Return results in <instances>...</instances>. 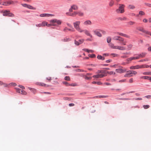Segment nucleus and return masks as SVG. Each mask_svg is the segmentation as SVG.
I'll return each mask as SVG.
<instances>
[{
	"label": "nucleus",
	"mask_w": 151,
	"mask_h": 151,
	"mask_svg": "<svg viewBox=\"0 0 151 151\" xmlns=\"http://www.w3.org/2000/svg\"><path fill=\"white\" fill-rule=\"evenodd\" d=\"M111 41V38L110 37H108L107 38V41L108 43L110 42Z\"/></svg>",
	"instance_id": "obj_39"
},
{
	"label": "nucleus",
	"mask_w": 151,
	"mask_h": 151,
	"mask_svg": "<svg viewBox=\"0 0 151 151\" xmlns=\"http://www.w3.org/2000/svg\"><path fill=\"white\" fill-rule=\"evenodd\" d=\"M93 31L94 34L96 35L97 36L99 37H102V35L100 32H101L100 29H96L93 30Z\"/></svg>",
	"instance_id": "obj_7"
},
{
	"label": "nucleus",
	"mask_w": 151,
	"mask_h": 151,
	"mask_svg": "<svg viewBox=\"0 0 151 151\" xmlns=\"http://www.w3.org/2000/svg\"><path fill=\"white\" fill-rule=\"evenodd\" d=\"M105 76V75L101 74H98L97 75L93 76V77L94 78H103Z\"/></svg>",
	"instance_id": "obj_12"
},
{
	"label": "nucleus",
	"mask_w": 151,
	"mask_h": 151,
	"mask_svg": "<svg viewBox=\"0 0 151 151\" xmlns=\"http://www.w3.org/2000/svg\"><path fill=\"white\" fill-rule=\"evenodd\" d=\"M21 93L22 94L26 95L27 94L26 92L24 90H22L21 91Z\"/></svg>",
	"instance_id": "obj_49"
},
{
	"label": "nucleus",
	"mask_w": 151,
	"mask_h": 151,
	"mask_svg": "<svg viewBox=\"0 0 151 151\" xmlns=\"http://www.w3.org/2000/svg\"><path fill=\"white\" fill-rule=\"evenodd\" d=\"M132 60V57L129 58L127 59V60L128 61H130Z\"/></svg>",
	"instance_id": "obj_59"
},
{
	"label": "nucleus",
	"mask_w": 151,
	"mask_h": 151,
	"mask_svg": "<svg viewBox=\"0 0 151 151\" xmlns=\"http://www.w3.org/2000/svg\"><path fill=\"white\" fill-rule=\"evenodd\" d=\"M135 23V22L132 21H130L128 22V24L129 25H133Z\"/></svg>",
	"instance_id": "obj_36"
},
{
	"label": "nucleus",
	"mask_w": 151,
	"mask_h": 151,
	"mask_svg": "<svg viewBox=\"0 0 151 151\" xmlns=\"http://www.w3.org/2000/svg\"><path fill=\"white\" fill-rule=\"evenodd\" d=\"M143 107L145 109H147L149 108L150 106L148 105H144L143 106Z\"/></svg>",
	"instance_id": "obj_45"
},
{
	"label": "nucleus",
	"mask_w": 151,
	"mask_h": 151,
	"mask_svg": "<svg viewBox=\"0 0 151 151\" xmlns=\"http://www.w3.org/2000/svg\"><path fill=\"white\" fill-rule=\"evenodd\" d=\"M107 97V96H99V98H105Z\"/></svg>",
	"instance_id": "obj_56"
},
{
	"label": "nucleus",
	"mask_w": 151,
	"mask_h": 151,
	"mask_svg": "<svg viewBox=\"0 0 151 151\" xmlns=\"http://www.w3.org/2000/svg\"><path fill=\"white\" fill-rule=\"evenodd\" d=\"M149 78L148 76H143L141 77V78L144 79H148V78Z\"/></svg>",
	"instance_id": "obj_43"
},
{
	"label": "nucleus",
	"mask_w": 151,
	"mask_h": 151,
	"mask_svg": "<svg viewBox=\"0 0 151 151\" xmlns=\"http://www.w3.org/2000/svg\"><path fill=\"white\" fill-rule=\"evenodd\" d=\"M84 39H81V40H79L78 41V42H79V43L80 44H81L82 43H83V42H84Z\"/></svg>",
	"instance_id": "obj_47"
},
{
	"label": "nucleus",
	"mask_w": 151,
	"mask_h": 151,
	"mask_svg": "<svg viewBox=\"0 0 151 151\" xmlns=\"http://www.w3.org/2000/svg\"><path fill=\"white\" fill-rule=\"evenodd\" d=\"M119 19L121 20H125L127 19V18L125 17L123 18L120 17L119 18Z\"/></svg>",
	"instance_id": "obj_46"
},
{
	"label": "nucleus",
	"mask_w": 151,
	"mask_h": 151,
	"mask_svg": "<svg viewBox=\"0 0 151 151\" xmlns=\"http://www.w3.org/2000/svg\"><path fill=\"white\" fill-rule=\"evenodd\" d=\"M36 84L37 85H38L39 86H47V85L46 84H45L44 83H40V82L36 83Z\"/></svg>",
	"instance_id": "obj_25"
},
{
	"label": "nucleus",
	"mask_w": 151,
	"mask_h": 151,
	"mask_svg": "<svg viewBox=\"0 0 151 151\" xmlns=\"http://www.w3.org/2000/svg\"><path fill=\"white\" fill-rule=\"evenodd\" d=\"M9 10H2L1 11V13L3 14V15L4 16H7L9 14Z\"/></svg>",
	"instance_id": "obj_13"
},
{
	"label": "nucleus",
	"mask_w": 151,
	"mask_h": 151,
	"mask_svg": "<svg viewBox=\"0 0 151 151\" xmlns=\"http://www.w3.org/2000/svg\"><path fill=\"white\" fill-rule=\"evenodd\" d=\"M129 82L130 83H132L133 82V79L132 78H131L129 79Z\"/></svg>",
	"instance_id": "obj_64"
},
{
	"label": "nucleus",
	"mask_w": 151,
	"mask_h": 151,
	"mask_svg": "<svg viewBox=\"0 0 151 151\" xmlns=\"http://www.w3.org/2000/svg\"><path fill=\"white\" fill-rule=\"evenodd\" d=\"M127 71V70L126 69L124 68L123 69H116V72L119 73H124L125 72H126Z\"/></svg>",
	"instance_id": "obj_10"
},
{
	"label": "nucleus",
	"mask_w": 151,
	"mask_h": 151,
	"mask_svg": "<svg viewBox=\"0 0 151 151\" xmlns=\"http://www.w3.org/2000/svg\"><path fill=\"white\" fill-rule=\"evenodd\" d=\"M63 83L66 86H68L70 85V84H69L66 81H64L63 82Z\"/></svg>",
	"instance_id": "obj_52"
},
{
	"label": "nucleus",
	"mask_w": 151,
	"mask_h": 151,
	"mask_svg": "<svg viewBox=\"0 0 151 151\" xmlns=\"http://www.w3.org/2000/svg\"><path fill=\"white\" fill-rule=\"evenodd\" d=\"M109 46L111 48L114 49H118L120 50H126V48L122 46L118 45L114 46L112 43H110L109 44Z\"/></svg>",
	"instance_id": "obj_3"
},
{
	"label": "nucleus",
	"mask_w": 151,
	"mask_h": 151,
	"mask_svg": "<svg viewBox=\"0 0 151 151\" xmlns=\"http://www.w3.org/2000/svg\"><path fill=\"white\" fill-rule=\"evenodd\" d=\"M46 26L47 27H50L53 25H52V23H51L50 24H48L47 23Z\"/></svg>",
	"instance_id": "obj_61"
},
{
	"label": "nucleus",
	"mask_w": 151,
	"mask_h": 151,
	"mask_svg": "<svg viewBox=\"0 0 151 151\" xmlns=\"http://www.w3.org/2000/svg\"><path fill=\"white\" fill-rule=\"evenodd\" d=\"M92 83L93 84H97L98 85H101L102 84V83L100 82L93 81Z\"/></svg>",
	"instance_id": "obj_32"
},
{
	"label": "nucleus",
	"mask_w": 151,
	"mask_h": 151,
	"mask_svg": "<svg viewBox=\"0 0 151 151\" xmlns=\"http://www.w3.org/2000/svg\"><path fill=\"white\" fill-rule=\"evenodd\" d=\"M75 44L77 45H80L78 41H77L76 40L75 41Z\"/></svg>",
	"instance_id": "obj_55"
},
{
	"label": "nucleus",
	"mask_w": 151,
	"mask_h": 151,
	"mask_svg": "<svg viewBox=\"0 0 151 151\" xmlns=\"http://www.w3.org/2000/svg\"><path fill=\"white\" fill-rule=\"evenodd\" d=\"M134 55L135 56V57H132L133 60H137L139 59L137 54L135 55Z\"/></svg>",
	"instance_id": "obj_28"
},
{
	"label": "nucleus",
	"mask_w": 151,
	"mask_h": 151,
	"mask_svg": "<svg viewBox=\"0 0 151 151\" xmlns=\"http://www.w3.org/2000/svg\"><path fill=\"white\" fill-rule=\"evenodd\" d=\"M144 75H148L151 76V72H145L143 73Z\"/></svg>",
	"instance_id": "obj_35"
},
{
	"label": "nucleus",
	"mask_w": 151,
	"mask_h": 151,
	"mask_svg": "<svg viewBox=\"0 0 151 151\" xmlns=\"http://www.w3.org/2000/svg\"><path fill=\"white\" fill-rule=\"evenodd\" d=\"M88 56L91 58H94L96 57V55L94 54H89Z\"/></svg>",
	"instance_id": "obj_44"
},
{
	"label": "nucleus",
	"mask_w": 151,
	"mask_h": 151,
	"mask_svg": "<svg viewBox=\"0 0 151 151\" xmlns=\"http://www.w3.org/2000/svg\"><path fill=\"white\" fill-rule=\"evenodd\" d=\"M111 55L114 57H118V54L115 53H112L111 54Z\"/></svg>",
	"instance_id": "obj_50"
},
{
	"label": "nucleus",
	"mask_w": 151,
	"mask_h": 151,
	"mask_svg": "<svg viewBox=\"0 0 151 151\" xmlns=\"http://www.w3.org/2000/svg\"><path fill=\"white\" fill-rule=\"evenodd\" d=\"M71 8L73 10H77L78 9V6L76 4H73L71 6Z\"/></svg>",
	"instance_id": "obj_17"
},
{
	"label": "nucleus",
	"mask_w": 151,
	"mask_h": 151,
	"mask_svg": "<svg viewBox=\"0 0 151 151\" xmlns=\"http://www.w3.org/2000/svg\"><path fill=\"white\" fill-rule=\"evenodd\" d=\"M9 5L10 4H14L17 3V1H14L12 0H9L8 1Z\"/></svg>",
	"instance_id": "obj_19"
},
{
	"label": "nucleus",
	"mask_w": 151,
	"mask_h": 151,
	"mask_svg": "<svg viewBox=\"0 0 151 151\" xmlns=\"http://www.w3.org/2000/svg\"><path fill=\"white\" fill-rule=\"evenodd\" d=\"M77 15L80 17H82L84 15V13L80 11H77Z\"/></svg>",
	"instance_id": "obj_20"
},
{
	"label": "nucleus",
	"mask_w": 151,
	"mask_h": 151,
	"mask_svg": "<svg viewBox=\"0 0 151 151\" xmlns=\"http://www.w3.org/2000/svg\"><path fill=\"white\" fill-rule=\"evenodd\" d=\"M113 39L115 40L119 41L124 45H126L127 41L124 40V39L122 37L118 36H115L114 37Z\"/></svg>",
	"instance_id": "obj_2"
},
{
	"label": "nucleus",
	"mask_w": 151,
	"mask_h": 151,
	"mask_svg": "<svg viewBox=\"0 0 151 151\" xmlns=\"http://www.w3.org/2000/svg\"><path fill=\"white\" fill-rule=\"evenodd\" d=\"M127 8L131 9H133L135 8V6L134 5H129L128 6Z\"/></svg>",
	"instance_id": "obj_21"
},
{
	"label": "nucleus",
	"mask_w": 151,
	"mask_h": 151,
	"mask_svg": "<svg viewBox=\"0 0 151 151\" xmlns=\"http://www.w3.org/2000/svg\"><path fill=\"white\" fill-rule=\"evenodd\" d=\"M63 30L65 32H67V30H68V31H72V32H74V29H68L67 27H65L64 28V29H63Z\"/></svg>",
	"instance_id": "obj_24"
},
{
	"label": "nucleus",
	"mask_w": 151,
	"mask_h": 151,
	"mask_svg": "<svg viewBox=\"0 0 151 151\" xmlns=\"http://www.w3.org/2000/svg\"><path fill=\"white\" fill-rule=\"evenodd\" d=\"M81 22L79 21H76L73 23V25L74 28L79 32L82 29L80 27Z\"/></svg>",
	"instance_id": "obj_4"
},
{
	"label": "nucleus",
	"mask_w": 151,
	"mask_h": 151,
	"mask_svg": "<svg viewBox=\"0 0 151 151\" xmlns=\"http://www.w3.org/2000/svg\"><path fill=\"white\" fill-rule=\"evenodd\" d=\"M119 9L116 10V12L117 13L120 12L121 13H122L124 12V7L125 5L123 4H119Z\"/></svg>",
	"instance_id": "obj_6"
},
{
	"label": "nucleus",
	"mask_w": 151,
	"mask_h": 151,
	"mask_svg": "<svg viewBox=\"0 0 151 151\" xmlns=\"http://www.w3.org/2000/svg\"><path fill=\"white\" fill-rule=\"evenodd\" d=\"M120 100H130V99L129 98H120L119 99Z\"/></svg>",
	"instance_id": "obj_54"
},
{
	"label": "nucleus",
	"mask_w": 151,
	"mask_h": 151,
	"mask_svg": "<svg viewBox=\"0 0 151 151\" xmlns=\"http://www.w3.org/2000/svg\"><path fill=\"white\" fill-rule=\"evenodd\" d=\"M97 58L98 59L101 60H103L105 59V58L104 57H103L101 55H98Z\"/></svg>",
	"instance_id": "obj_27"
},
{
	"label": "nucleus",
	"mask_w": 151,
	"mask_h": 151,
	"mask_svg": "<svg viewBox=\"0 0 151 151\" xmlns=\"http://www.w3.org/2000/svg\"><path fill=\"white\" fill-rule=\"evenodd\" d=\"M3 84L4 85V86H7V85L6 84L4 83L1 81H0V85H2Z\"/></svg>",
	"instance_id": "obj_53"
},
{
	"label": "nucleus",
	"mask_w": 151,
	"mask_h": 151,
	"mask_svg": "<svg viewBox=\"0 0 151 151\" xmlns=\"http://www.w3.org/2000/svg\"><path fill=\"white\" fill-rule=\"evenodd\" d=\"M70 40L69 38L65 37L63 39H62L61 40L63 42H68L70 41Z\"/></svg>",
	"instance_id": "obj_26"
},
{
	"label": "nucleus",
	"mask_w": 151,
	"mask_h": 151,
	"mask_svg": "<svg viewBox=\"0 0 151 151\" xmlns=\"http://www.w3.org/2000/svg\"><path fill=\"white\" fill-rule=\"evenodd\" d=\"M83 50L84 51H85L87 52H88V53L90 52V50H89L88 49H83Z\"/></svg>",
	"instance_id": "obj_60"
},
{
	"label": "nucleus",
	"mask_w": 151,
	"mask_h": 151,
	"mask_svg": "<svg viewBox=\"0 0 151 151\" xmlns=\"http://www.w3.org/2000/svg\"><path fill=\"white\" fill-rule=\"evenodd\" d=\"M1 4H2L3 5H4V6H7L9 5L8 1H7L6 2H3V3Z\"/></svg>",
	"instance_id": "obj_40"
},
{
	"label": "nucleus",
	"mask_w": 151,
	"mask_h": 151,
	"mask_svg": "<svg viewBox=\"0 0 151 151\" xmlns=\"http://www.w3.org/2000/svg\"><path fill=\"white\" fill-rule=\"evenodd\" d=\"M28 88L31 90H32V91L34 93H35L36 92V90L34 88H32L30 87H28Z\"/></svg>",
	"instance_id": "obj_34"
},
{
	"label": "nucleus",
	"mask_w": 151,
	"mask_h": 151,
	"mask_svg": "<svg viewBox=\"0 0 151 151\" xmlns=\"http://www.w3.org/2000/svg\"><path fill=\"white\" fill-rule=\"evenodd\" d=\"M148 60L147 59L141 60L139 61V62H142L144 61H147Z\"/></svg>",
	"instance_id": "obj_51"
},
{
	"label": "nucleus",
	"mask_w": 151,
	"mask_h": 151,
	"mask_svg": "<svg viewBox=\"0 0 151 151\" xmlns=\"http://www.w3.org/2000/svg\"><path fill=\"white\" fill-rule=\"evenodd\" d=\"M114 4V3L112 2H110L109 3V6H112Z\"/></svg>",
	"instance_id": "obj_62"
},
{
	"label": "nucleus",
	"mask_w": 151,
	"mask_h": 151,
	"mask_svg": "<svg viewBox=\"0 0 151 151\" xmlns=\"http://www.w3.org/2000/svg\"><path fill=\"white\" fill-rule=\"evenodd\" d=\"M91 24V22L90 20H87L85 21L84 23L83 24L85 25H90Z\"/></svg>",
	"instance_id": "obj_18"
},
{
	"label": "nucleus",
	"mask_w": 151,
	"mask_h": 151,
	"mask_svg": "<svg viewBox=\"0 0 151 151\" xmlns=\"http://www.w3.org/2000/svg\"><path fill=\"white\" fill-rule=\"evenodd\" d=\"M118 34L119 35L122 36L124 37L128 38H130V36L126 34H123L122 33H118Z\"/></svg>",
	"instance_id": "obj_16"
},
{
	"label": "nucleus",
	"mask_w": 151,
	"mask_h": 151,
	"mask_svg": "<svg viewBox=\"0 0 151 151\" xmlns=\"http://www.w3.org/2000/svg\"><path fill=\"white\" fill-rule=\"evenodd\" d=\"M149 67V65L146 64L142 65H140V68H148Z\"/></svg>",
	"instance_id": "obj_22"
},
{
	"label": "nucleus",
	"mask_w": 151,
	"mask_h": 151,
	"mask_svg": "<svg viewBox=\"0 0 151 151\" xmlns=\"http://www.w3.org/2000/svg\"><path fill=\"white\" fill-rule=\"evenodd\" d=\"M147 53L146 52H142L140 54H137L139 58H143L146 55Z\"/></svg>",
	"instance_id": "obj_14"
},
{
	"label": "nucleus",
	"mask_w": 151,
	"mask_h": 151,
	"mask_svg": "<svg viewBox=\"0 0 151 151\" xmlns=\"http://www.w3.org/2000/svg\"><path fill=\"white\" fill-rule=\"evenodd\" d=\"M27 8L29 9H33V10H35L36 9V8H35L33 6H32L30 5H28Z\"/></svg>",
	"instance_id": "obj_30"
},
{
	"label": "nucleus",
	"mask_w": 151,
	"mask_h": 151,
	"mask_svg": "<svg viewBox=\"0 0 151 151\" xmlns=\"http://www.w3.org/2000/svg\"><path fill=\"white\" fill-rule=\"evenodd\" d=\"M82 32H84L86 35L89 36L91 38L93 37L92 35H91V34L90 33L89 31L88 30H87V29L83 30V29H82L80 31V32H79L82 33Z\"/></svg>",
	"instance_id": "obj_8"
},
{
	"label": "nucleus",
	"mask_w": 151,
	"mask_h": 151,
	"mask_svg": "<svg viewBox=\"0 0 151 151\" xmlns=\"http://www.w3.org/2000/svg\"><path fill=\"white\" fill-rule=\"evenodd\" d=\"M65 80L69 81L70 80V77L68 76H66L64 78Z\"/></svg>",
	"instance_id": "obj_42"
},
{
	"label": "nucleus",
	"mask_w": 151,
	"mask_h": 151,
	"mask_svg": "<svg viewBox=\"0 0 151 151\" xmlns=\"http://www.w3.org/2000/svg\"><path fill=\"white\" fill-rule=\"evenodd\" d=\"M127 72L129 74L130 76H133V75H136L137 74V72L136 71L129 70L127 71Z\"/></svg>",
	"instance_id": "obj_11"
},
{
	"label": "nucleus",
	"mask_w": 151,
	"mask_h": 151,
	"mask_svg": "<svg viewBox=\"0 0 151 151\" xmlns=\"http://www.w3.org/2000/svg\"><path fill=\"white\" fill-rule=\"evenodd\" d=\"M8 17H14V15L13 13H11L10 12V11H9V14H8Z\"/></svg>",
	"instance_id": "obj_33"
},
{
	"label": "nucleus",
	"mask_w": 151,
	"mask_h": 151,
	"mask_svg": "<svg viewBox=\"0 0 151 151\" xmlns=\"http://www.w3.org/2000/svg\"><path fill=\"white\" fill-rule=\"evenodd\" d=\"M53 15L50 14H41L40 15V17H50V16H52Z\"/></svg>",
	"instance_id": "obj_15"
},
{
	"label": "nucleus",
	"mask_w": 151,
	"mask_h": 151,
	"mask_svg": "<svg viewBox=\"0 0 151 151\" xmlns=\"http://www.w3.org/2000/svg\"><path fill=\"white\" fill-rule=\"evenodd\" d=\"M113 39L115 40L119 41L124 45H126L127 41L124 40V39L122 37L118 36H115L114 37Z\"/></svg>",
	"instance_id": "obj_1"
},
{
	"label": "nucleus",
	"mask_w": 151,
	"mask_h": 151,
	"mask_svg": "<svg viewBox=\"0 0 151 151\" xmlns=\"http://www.w3.org/2000/svg\"><path fill=\"white\" fill-rule=\"evenodd\" d=\"M127 56L126 55H122L121 56V58H127Z\"/></svg>",
	"instance_id": "obj_63"
},
{
	"label": "nucleus",
	"mask_w": 151,
	"mask_h": 151,
	"mask_svg": "<svg viewBox=\"0 0 151 151\" xmlns=\"http://www.w3.org/2000/svg\"><path fill=\"white\" fill-rule=\"evenodd\" d=\"M127 50H130L132 48L133 45L132 44H129L127 45Z\"/></svg>",
	"instance_id": "obj_23"
},
{
	"label": "nucleus",
	"mask_w": 151,
	"mask_h": 151,
	"mask_svg": "<svg viewBox=\"0 0 151 151\" xmlns=\"http://www.w3.org/2000/svg\"><path fill=\"white\" fill-rule=\"evenodd\" d=\"M9 85H10L13 86H16L17 85L16 84V83H10L9 84Z\"/></svg>",
	"instance_id": "obj_58"
},
{
	"label": "nucleus",
	"mask_w": 151,
	"mask_h": 151,
	"mask_svg": "<svg viewBox=\"0 0 151 151\" xmlns=\"http://www.w3.org/2000/svg\"><path fill=\"white\" fill-rule=\"evenodd\" d=\"M139 14L141 15H143L145 14V13L142 11H140L139 13Z\"/></svg>",
	"instance_id": "obj_48"
},
{
	"label": "nucleus",
	"mask_w": 151,
	"mask_h": 151,
	"mask_svg": "<svg viewBox=\"0 0 151 151\" xmlns=\"http://www.w3.org/2000/svg\"><path fill=\"white\" fill-rule=\"evenodd\" d=\"M77 15V11H74L72 13H71V16L75 17Z\"/></svg>",
	"instance_id": "obj_29"
},
{
	"label": "nucleus",
	"mask_w": 151,
	"mask_h": 151,
	"mask_svg": "<svg viewBox=\"0 0 151 151\" xmlns=\"http://www.w3.org/2000/svg\"><path fill=\"white\" fill-rule=\"evenodd\" d=\"M130 69L131 70L136 69V66H131L130 67Z\"/></svg>",
	"instance_id": "obj_57"
},
{
	"label": "nucleus",
	"mask_w": 151,
	"mask_h": 151,
	"mask_svg": "<svg viewBox=\"0 0 151 151\" xmlns=\"http://www.w3.org/2000/svg\"><path fill=\"white\" fill-rule=\"evenodd\" d=\"M84 78L86 80H91L92 78V77H88L87 75H84Z\"/></svg>",
	"instance_id": "obj_31"
},
{
	"label": "nucleus",
	"mask_w": 151,
	"mask_h": 151,
	"mask_svg": "<svg viewBox=\"0 0 151 151\" xmlns=\"http://www.w3.org/2000/svg\"><path fill=\"white\" fill-rule=\"evenodd\" d=\"M50 22L51 23H52L53 26H57V25H60L61 23V22L60 20L56 19L50 20Z\"/></svg>",
	"instance_id": "obj_5"
},
{
	"label": "nucleus",
	"mask_w": 151,
	"mask_h": 151,
	"mask_svg": "<svg viewBox=\"0 0 151 151\" xmlns=\"http://www.w3.org/2000/svg\"><path fill=\"white\" fill-rule=\"evenodd\" d=\"M136 29L139 31L145 33L146 34L147 33H148V32L147 30H145L142 27H138Z\"/></svg>",
	"instance_id": "obj_9"
},
{
	"label": "nucleus",
	"mask_w": 151,
	"mask_h": 151,
	"mask_svg": "<svg viewBox=\"0 0 151 151\" xmlns=\"http://www.w3.org/2000/svg\"><path fill=\"white\" fill-rule=\"evenodd\" d=\"M133 76H130L127 72V73L124 75V76L125 77H130Z\"/></svg>",
	"instance_id": "obj_37"
},
{
	"label": "nucleus",
	"mask_w": 151,
	"mask_h": 151,
	"mask_svg": "<svg viewBox=\"0 0 151 151\" xmlns=\"http://www.w3.org/2000/svg\"><path fill=\"white\" fill-rule=\"evenodd\" d=\"M47 22L45 21L43 22L41 24L42 27L45 26H46Z\"/></svg>",
	"instance_id": "obj_41"
},
{
	"label": "nucleus",
	"mask_w": 151,
	"mask_h": 151,
	"mask_svg": "<svg viewBox=\"0 0 151 151\" xmlns=\"http://www.w3.org/2000/svg\"><path fill=\"white\" fill-rule=\"evenodd\" d=\"M107 73L110 75H112V74L114 75L115 74V73L114 72H113L112 71H108L107 72Z\"/></svg>",
	"instance_id": "obj_38"
}]
</instances>
